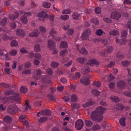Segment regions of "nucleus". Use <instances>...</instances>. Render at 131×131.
I'll use <instances>...</instances> for the list:
<instances>
[{
    "instance_id": "f257e3e1",
    "label": "nucleus",
    "mask_w": 131,
    "mask_h": 131,
    "mask_svg": "<svg viewBox=\"0 0 131 131\" xmlns=\"http://www.w3.org/2000/svg\"><path fill=\"white\" fill-rule=\"evenodd\" d=\"M106 110L105 108L101 106L97 107L95 111L91 113L90 116L91 119L97 122L101 121L103 119L102 115Z\"/></svg>"
},
{
    "instance_id": "f03ea898",
    "label": "nucleus",
    "mask_w": 131,
    "mask_h": 131,
    "mask_svg": "<svg viewBox=\"0 0 131 131\" xmlns=\"http://www.w3.org/2000/svg\"><path fill=\"white\" fill-rule=\"evenodd\" d=\"M7 111L10 114H13L15 113L16 111H20L21 110L17 106L11 105L8 107Z\"/></svg>"
},
{
    "instance_id": "7ed1b4c3",
    "label": "nucleus",
    "mask_w": 131,
    "mask_h": 131,
    "mask_svg": "<svg viewBox=\"0 0 131 131\" xmlns=\"http://www.w3.org/2000/svg\"><path fill=\"white\" fill-rule=\"evenodd\" d=\"M91 33V31L89 29H86L83 32L81 36V38L82 39H89V36Z\"/></svg>"
},
{
    "instance_id": "20e7f679",
    "label": "nucleus",
    "mask_w": 131,
    "mask_h": 131,
    "mask_svg": "<svg viewBox=\"0 0 131 131\" xmlns=\"http://www.w3.org/2000/svg\"><path fill=\"white\" fill-rule=\"evenodd\" d=\"M121 16L120 13L117 11L112 12L111 14V17L113 19L118 20Z\"/></svg>"
},
{
    "instance_id": "39448f33",
    "label": "nucleus",
    "mask_w": 131,
    "mask_h": 131,
    "mask_svg": "<svg viewBox=\"0 0 131 131\" xmlns=\"http://www.w3.org/2000/svg\"><path fill=\"white\" fill-rule=\"evenodd\" d=\"M83 124V122L82 120H78L75 122V127L77 130H80L82 128Z\"/></svg>"
},
{
    "instance_id": "423d86ee",
    "label": "nucleus",
    "mask_w": 131,
    "mask_h": 131,
    "mask_svg": "<svg viewBox=\"0 0 131 131\" xmlns=\"http://www.w3.org/2000/svg\"><path fill=\"white\" fill-rule=\"evenodd\" d=\"M77 49L79 51V52L82 54L84 55H86L88 54V52L83 47H82L80 50H79L80 46L77 45H76Z\"/></svg>"
},
{
    "instance_id": "0eeeda50",
    "label": "nucleus",
    "mask_w": 131,
    "mask_h": 131,
    "mask_svg": "<svg viewBox=\"0 0 131 131\" xmlns=\"http://www.w3.org/2000/svg\"><path fill=\"white\" fill-rule=\"evenodd\" d=\"M19 16V13L17 12H15L14 14H12L9 15V17L10 19L13 20H15Z\"/></svg>"
},
{
    "instance_id": "6e6552de",
    "label": "nucleus",
    "mask_w": 131,
    "mask_h": 131,
    "mask_svg": "<svg viewBox=\"0 0 131 131\" xmlns=\"http://www.w3.org/2000/svg\"><path fill=\"white\" fill-rule=\"evenodd\" d=\"M125 82L123 80H120L117 83L118 87L120 89H124L126 85Z\"/></svg>"
},
{
    "instance_id": "1a4fd4ad",
    "label": "nucleus",
    "mask_w": 131,
    "mask_h": 131,
    "mask_svg": "<svg viewBox=\"0 0 131 131\" xmlns=\"http://www.w3.org/2000/svg\"><path fill=\"white\" fill-rule=\"evenodd\" d=\"M42 82L46 84L50 83L51 82V80L48 76H45L42 77Z\"/></svg>"
},
{
    "instance_id": "9d476101",
    "label": "nucleus",
    "mask_w": 131,
    "mask_h": 131,
    "mask_svg": "<svg viewBox=\"0 0 131 131\" xmlns=\"http://www.w3.org/2000/svg\"><path fill=\"white\" fill-rule=\"evenodd\" d=\"M80 82L82 83L85 85L88 84L89 83V79L86 77L82 78L80 80Z\"/></svg>"
},
{
    "instance_id": "9b49d317",
    "label": "nucleus",
    "mask_w": 131,
    "mask_h": 131,
    "mask_svg": "<svg viewBox=\"0 0 131 131\" xmlns=\"http://www.w3.org/2000/svg\"><path fill=\"white\" fill-rule=\"evenodd\" d=\"M76 61L81 64H83L87 61V59L85 57H79L77 59Z\"/></svg>"
},
{
    "instance_id": "f8f14e48",
    "label": "nucleus",
    "mask_w": 131,
    "mask_h": 131,
    "mask_svg": "<svg viewBox=\"0 0 131 131\" xmlns=\"http://www.w3.org/2000/svg\"><path fill=\"white\" fill-rule=\"evenodd\" d=\"M16 34L19 36H23L24 35L25 33L24 30L22 29H17L16 31Z\"/></svg>"
},
{
    "instance_id": "ddd939ff",
    "label": "nucleus",
    "mask_w": 131,
    "mask_h": 131,
    "mask_svg": "<svg viewBox=\"0 0 131 131\" xmlns=\"http://www.w3.org/2000/svg\"><path fill=\"white\" fill-rule=\"evenodd\" d=\"M48 46L50 50H52L55 46L54 43L52 40H49L48 41Z\"/></svg>"
},
{
    "instance_id": "4468645a",
    "label": "nucleus",
    "mask_w": 131,
    "mask_h": 131,
    "mask_svg": "<svg viewBox=\"0 0 131 131\" xmlns=\"http://www.w3.org/2000/svg\"><path fill=\"white\" fill-rule=\"evenodd\" d=\"M98 63V61L94 59H90L88 61L87 64L90 66H92L93 64H97Z\"/></svg>"
},
{
    "instance_id": "2eb2a0df",
    "label": "nucleus",
    "mask_w": 131,
    "mask_h": 131,
    "mask_svg": "<svg viewBox=\"0 0 131 131\" xmlns=\"http://www.w3.org/2000/svg\"><path fill=\"white\" fill-rule=\"evenodd\" d=\"M42 72L40 70H36L34 77L36 79H38L40 76L42 74Z\"/></svg>"
},
{
    "instance_id": "dca6fc26",
    "label": "nucleus",
    "mask_w": 131,
    "mask_h": 131,
    "mask_svg": "<svg viewBox=\"0 0 131 131\" xmlns=\"http://www.w3.org/2000/svg\"><path fill=\"white\" fill-rule=\"evenodd\" d=\"M93 104L92 100L91 99L89 100L87 103L83 105V107L86 108L89 107Z\"/></svg>"
},
{
    "instance_id": "f3484780",
    "label": "nucleus",
    "mask_w": 131,
    "mask_h": 131,
    "mask_svg": "<svg viewBox=\"0 0 131 131\" xmlns=\"http://www.w3.org/2000/svg\"><path fill=\"white\" fill-rule=\"evenodd\" d=\"M11 99L16 101L17 102H18L20 100V98L18 93H16L15 96H12Z\"/></svg>"
},
{
    "instance_id": "a211bd4d",
    "label": "nucleus",
    "mask_w": 131,
    "mask_h": 131,
    "mask_svg": "<svg viewBox=\"0 0 131 131\" xmlns=\"http://www.w3.org/2000/svg\"><path fill=\"white\" fill-rule=\"evenodd\" d=\"M38 17L41 18H45L48 16V14L43 11L40 12L37 14Z\"/></svg>"
},
{
    "instance_id": "6ab92c4d",
    "label": "nucleus",
    "mask_w": 131,
    "mask_h": 131,
    "mask_svg": "<svg viewBox=\"0 0 131 131\" xmlns=\"http://www.w3.org/2000/svg\"><path fill=\"white\" fill-rule=\"evenodd\" d=\"M38 35V31L37 30H35L29 34V36L30 37H36Z\"/></svg>"
},
{
    "instance_id": "aec40b11",
    "label": "nucleus",
    "mask_w": 131,
    "mask_h": 131,
    "mask_svg": "<svg viewBox=\"0 0 131 131\" xmlns=\"http://www.w3.org/2000/svg\"><path fill=\"white\" fill-rule=\"evenodd\" d=\"M119 30L118 29L112 30L110 32L109 34L111 35L116 36L119 34Z\"/></svg>"
},
{
    "instance_id": "412c9836",
    "label": "nucleus",
    "mask_w": 131,
    "mask_h": 131,
    "mask_svg": "<svg viewBox=\"0 0 131 131\" xmlns=\"http://www.w3.org/2000/svg\"><path fill=\"white\" fill-rule=\"evenodd\" d=\"M41 114L43 115L49 116L50 115L51 112L49 110H46L41 111Z\"/></svg>"
},
{
    "instance_id": "4be33fe9",
    "label": "nucleus",
    "mask_w": 131,
    "mask_h": 131,
    "mask_svg": "<svg viewBox=\"0 0 131 131\" xmlns=\"http://www.w3.org/2000/svg\"><path fill=\"white\" fill-rule=\"evenodd\" d=\"M71 101L73 102H76L78 101V98L77 96L74 94H72L71 96Z\"/></svg>"
},
{
    "instance_id": "5701e85b",
    "label": "nucleus",
    "mask_w": 131,
    "mask_h": 131,
    "mask_svg": "<svg viewBox=\"0 0 131 131\" xmlns=\"http://www.w3.org/2000/svg\"><path fill=\"white\" fill-rule=\"evenodd\" d=\"M51 3L49 2L44 1L42 4L43 6L46 8H49L51 6Z\"/></svg>"
},
{
    "instance_id": "b1692460",
    "label": "nucleus",
    "mask_w": 131,
    "mask_h": 131,
    "mask_svg": "<svg viewBox=\"0 0 131 131\" xmlns=\"http://www.w3.org/2000/svg\"><path fill=\"white\" fill-rule=\"evenodd\" d=\"M92 94L95 96H99L100 94V92L97 90L93 89L91 91Z\"/></svg>"
},
{
    "instance_id": "393cba45",
    "label": "nucleus",
    "mask_w": 131,
    "mask_h": 131,
    "mask_svg": "<svg viewBox=\"0 0 131 131\" xmlns=\"http://www.w3.org/2000/svg\"><path fill=\"white\" fill-rule=\"evenodd\" d=\"M121 125L123 126H125V118L124 117H122L119 120Z\"/></svg>"
},
{
    "instance_id": "a878e982",
    "label": "nucleus",
    "mask_w": 131,
    "mask_h": 131,
    "mask_svg": "<svg viewBox=\"0 0 131 131\" xmlns=\"http://www.w3.org/2000/svg\"><path fill=\"white\" fill-rule=\"evenodd\" d=\"M21 21L25 24H27L28 22V20L27 17L24 16H23L21 18Z\"/></svg>"
},
{
    "instance_id": "bb28decb",
    "label": "nucleus",
    "mask_w": 131,
    "mask_h": 131,
    "mask_svg": "<svg viewBox=\"0 0 131 131\" xmlns=\"http://www.w3.org/2000/svg\"><path fill=\"white\" fill-rule=\"evenodd\" d=\"M20 91L21 92L23 93H25L28 91L27 87L25 86H22L20 88Z\"/></svg>"
},
{
    "instance_id": "cd10ccee",
    "label": "nucleus",
    "mask_w": 131,
    "mask_h": 131,
    "mask_svg": "<svg viewBox=\"0 0 131 131\" xmlns=\"http://www.w3.org/2000/svg\"><path fill=\"white\" fill-rule=\"evenodd\" d=\"M85 123L86 126L88 127H91L93 124V123L90 120H85Z\"/></svg>"
},
{
    "instance_id": "c85d7f7f",
    "label": "nucleus",
    "mask_w": 131,
    "mask_h": 131,
    "mask_svg": "<svg viewBox=\"0 0 131 131\" xmlns=\"http://www.w3.org/2000/svg\"><path fill=\"white\" fill-rule=\"evenodd\" d=\"M98 41L103 43L105 45H107L108 44L107 41L104 38H100L98 39Z\"/></svg>"
},
{
    "instance_id": "c756f323",
    "label": "nucleus",
    "mask_w": 131,
    "mask_h": 131,
    "mask_svg": "<svg viewBox=\"0 0 131 131\" xmlns=\"http://www.w3.org/2000/svg\"><path fill=\"white\" fill-rule=\"evenodd\" d=\"M68 44L67 42L63 41L61 42L60 47L61 48H65L67 47Z\"/></svg>"
},
{
    "instance_id": "7c9ffc66",
    "label": "nucleus",
    "mask_w": 131,
    "mask_h": 131,
    "mask_svg": "<svg viewBox=\"0 0 131 131\" xmlns=\"http://www.w3.org/2000/svg\"><path fill=\"white\" fill-rule=\"evenodd\" d=\"M82 71L83 73L87 74L90 71V69L89 67H85L82 68Z\"/></svg>"
},
{
    "instance_id": "2f4dec72",
    "label": "nucleus",
    "mask_w": 131,
    "mask_h": 131,
    "mask_svg": "<svg viewBox=\"0 0 131 131\" xmlns=\"http://www.w3.org/2000/svg\"><path fill=\"white\" fill-rule=\"evenodd\" d=\"M18 43L16 40H12L10 43V46L12 47H15L18 46Z\"/></svg>"
},
{
    "instance_id": "473e14b6",
    "label": "nucleus",
    "mask_w": 131,
    "mask_h": 131,
    "mask_svg": "<svg viewBox=\"0 0 131 131\" xmlns=\"http://www.w3.org/2000/svg\"><path fill=\"white\" fill-rule=\"evenodd\" d=\"M14 93V91L12 90L6 91L4 92V95L6 96H8Z\"/></svg>"
},
{
    "instance_id": "72a5a7b5",
    "label": "nucleus",
    "mask_w": 131,
    "mask_h": 131,
    "mask_svg": "<svg viewBox=\"0 0 131 131\" xmlns=\"http://www.w3.org/2000/svg\"><path fill=\"white\" fill-rule=\"evenodd\" d=\"M4 121L7 123H10L12 121V119L11 117L9 116H6L4 118Z\"/></svg>"
},
{
    "instance_id": "f704fd0d",
    "label": "nucleus",
    "mask_w": 131,
    "mask_h": 131,
    "mask_svg": "<svg viewBox=\"0 0 131 131\" xmlns=\"http://www.w3.org/2000/svg\"><path fill=\"white\" fill-rule=\"evenodd\" d=\"M110 99L112 101L115 102H118L119 101L118 98L116 96H112L110 97Z\"/></svg>"
},
{
    "instance_id": "c9c22d12",
    "label": "nucleus",
    "mask_w": 131,
    "mask_h": 131,
    "mask_svg": "<svg viewBox=\"0 0 131 131\" xmlns=\"http://www.w3.org/2000/svg\"><path fill=\"white\" fill-rule=\"evenodd\" d=\"M94 86L96 87H99L101 86V84L99 81H95L93 83Z\"/></svg>"
},
{
    "instance_id": "e433bc0d",
    "label": "nucleus",
    "mask_w": 131,
    "mask_h": 131,
    "mask_svg": "<svg viewBox=\"0 0 131 131\" xmlns=\"http://www.w3.org/2000/svg\"><path fill=\"white\" fill-rule=\"evenodd\" d=\"M68 51L66 49L63 50L60 52V56H64L66 54L68 53Z\"/></svg>"
},
{
    "instance_id": "4c0bfd02",
    "label": "nucleus",
    "mask_w": 131,
    "mask_h": 131,
    "mask_svg": "<svg viewBox=\"0 0 131 131\" xmlns=\"http://www.w3.org/2000/svg\"><path fill=\"white\" fill-rule=\"evenodd\" d=\"M8 19L6 17L4 18L1 22V25L2 26L5 25L6 23L8 21Z\"/></svg>"
},
{
    "instance_id": "58836bf2",
    "label": "nucleus",
    "mask_w": 131,
    "mask_h": 131,
    "mask_svg": "<svg viewBox=\"0 0 131 131\" xmlns=\"http://www.w3.org/2000/svg\"><path fill=\"white\" fill-rule=\"evenodd\" d=\"M69 16L68 15H62L60 16V18L63 20H67L69 18Z\"/></svg>"
},
{
    "instance_id": "ea45409f",
    "label": "nucleus",
    "mask_w": 131,
    "mask_h": 131,
    "mask_svg": "<svg viewBox=\"0 0 131 131\" xmlns=\"http://www.w3.org/2000/svg\"><path fill=\"white\" fill-rule=\"evenodd\" d=\"M80 15L77 13H74L72 15V16L74 19H77L80 16Z\"/></svg>"
},
{
    "instance_id": "a19ab883",
    "label": "nucleus",
    "mask_w": 131,
    "mask_h": 131,
    "mask_svg": "<svg viewBox=\"0 0 131 131\" xmlns=\"http://www.w3.org/2000/svg\"><path fill=\"white\" fill-rule=\"evenodd\" d=\"M113 50V48L111 46L107 47L106 49V51L108 53L112 52Z\"/></svg>"
},
{
    "instance_id": "79ce46f5",
    "label": "nucleus",
    "mask_w": 131,
    "mask_h": 131,
    "mask_svg": "<svg viewBox=\"0 0 131 131\" xmlns=\"http://www.w3.org/2000/svg\"><path fill=\"white\" fill-rule=\"evenodd\" d=\"M0 85L4 88H10L11 87L10 85V84H6L4 83H0Z\"/></svg>"
},
{
    "instance_id": "37998d69",
    "label": "nucleus",
    "mask_w": 131,
    "mask_h": 131,
    "mask_svg": "<svg viewBox=\"0 0 131 131\" xmlns=\"http://www.w3.org/2000/svg\"><path fill=\"white\" fill-rule=\"evenodd\" d=\"M91 22L95 25H98L99 23L98 20L96 18H93L91 19Z\"/></svg>"
},
{
    "instance_id": "c03bdc74",
    "label": "nucleus",
    "mask_w": 131,
    "mask_h": 131,
    "mask_svg": "<svg viewBox=\"0 0 131 131\" xmlns=\"http://www.w3.org/2000/svg\"><path fill=\"white\" fill-rule=\"evenodd\" d=\"M19 12L22 14H23L24 15L26 16H28L32 15L31 13L30 12H24L21 10Z\"/></svg>"
},
{
    "instance_id": "a18cd8bd",
    "label": "nucleus",
    "mask_w": 131,
    "mask_h": 131,
    "mask_svg": "<svg viewBox=\"0 0 131 131\" xmlns=\"http://www.w3.org/2000/svg\"><path fill=\"white\" fill-rule=\"evenodd\" d=\"M34 49L35 52H39L40 51V46L39 45H35L34 47Z\"/></svg>"
},
{
    "instance_id": "49530a36",
    "label": "nucleus",
    "mask_w": 131,
    "mask_h": 131,
    "mask_svg": "<svg viewBox=\"0 0 131 131\" xmlns=\"http://www.w3.org/2000/svg\"><path fill=\"white\" fill-rule=\"evenodd\" d=\"M99 125L97 124L94 125L92 127V129L93 131L96 130L100 128Z\"/></svg>"
},
{
    "instance_id": "de8ad7c7",
    "label": "nucleus",
    "mask_w": 131,
    "mask_h": 131,
    "mask_svg": "<svg viewBox=\"0 0 131 131\" xmlns=\"http://www.w3.org/2000/svg\"><path fill=\"white\" fill-rule=\"evenodd\" d=\"M9 53L12 56H15L17 54V51L16 50L13 49L10 51Z\"/></svg>"
},
{
    "instance_id": "09e8293b",
    "label": "nucleus",
    "mask_w": 131,
    "mask_h": 131,
    "mask_svg": "<svg viewBox=\"0 0 131 131\" xmlns=\"http://www.w3.org/2000/svg\"><path fill=\"white\" fill-rule=\"evenodd\" d=\"M127 31L124 30L122 32L121 36L122 37H125L127 36Z\"/></svg>"
},
{
    "instance_id": "8fccbe9b",
    "label": "nucleus",
    "mask_w": 131,
    "mask_h": 131,
    "mask_svg": "<svg viewBox=\"0 0 131 131\" xmlns=\"http://www.w3.org/2000/svg\"><path fill=\"white\" fill-rule=\"evenodd\" d=\"M103 33L104 32L102 30L99 29L97 30L96 34L98 36H101Z\"/></svg>"
},
{
    "instance_id": "3c124183",
    "label": "nucleus",
    "mask_w": 131,
    "mask_h": 131,
    "mask_svg": "<svg viewBox=\"0 0 131 131\" xmlns=\"http://www.w3.org/2000/svg\"><path fill=\"white\" fill-rule=\"evenodd\" d=\"M39 31L42 33H45L46 32V30L45 28L42 26H40L39 27Z\"/></svg>"
},
{
    "instance_id": "603ef678",
    "label": "nucleus",
    "mask_w": 131,
    "mask_h": 131,
    "mask_svg": "<svg viewBox=\"0 0 131 131\" xmlns=\"http://www.w3.org/2000/svg\"><path fill=\"white\" fill-rule=\"evenodd\" d=\"M48 118L46 117H42L39 120V122L40 123H43L47 120Z\"/></svg>"
},
{
    "instance_id": "864d4df0",
    "label": "nucleus",
    "mask_w": 131,
    "mask_h": 131,
    "mask_svg": "<svg viewBox=\"0 0 131 131\" xmlns=\"http://www.w3.org/2000/svg\"><path fill=\"white\" fill-rule=\"evenodd\" d=\"M1 36L2 38L5 40H6L8 39H12V38H11L10 37H8L5 34L1 35Z\"/></svg>"
},
{
    "instance_id": "5fc2aeb1",
    "label": "nucleus",
    "mask_w": 131,
    "mask_h": 131,
    "mask_svg": "<svg viewBox=\"0 0 131 131\" xmlns=\"http://www.w3.org/2000/svg\"><path fill=\"white\" fill-rule=\"evenodd\" d=\"M59 64L56 62H52L51 63V66L54 68H56L57 67Z\"/></svg>"
},
{
    "instance_id": "6e6d98bb",
    "label": "nucleus",
    "mask_w": 131,
    "mask_h": 131,
    "mask_svg": "<svg viewBox=\"0 0 131 131\" xmlns=\"http://www.w3.org/2000/svg\"><path fill=\"white\" fill-rule=\"evenodd\" d=\"M74 32V30L72 28L70 29L67 31V34L70 35H72Z\"/></svg>"
},
{
    "instance_id": "4d7b16f0",
    "label": "nucleus",
    "mask_w": 131,
    "mask_h": 131,
    "mask_svg": "<svg viewBox=\"0 0 131 131\" xmlns=\"http://www.w3.org/2000/svg\"><path fill=\"white\" fill-rule=\"evenodd\" d=\"M46 73L50 75H51L53 73V71L50 68H48L46 70Z\"/></svg>"
},
{
    "instance_id": "13d9d810",
    "label": "nucleus",
    "mask_w": 131,
    "mask_h": 131,
    "mask_svg": "<svg viewBox=\"0 0 131 131\" xmlns=\"http://www.w3.org/2000/svg\"><path fill=\"white\" fill-rule=\"evenodd\" d=\"M9 101L8 98L7 97H3L2 99V101L3 103H6Z\"/></svg>"
},
{
    "instance_id": "bf43d9fd",
    "label": "nucleus",
    "mask_w": 131,
    "mask_h": 131,
    "mask_svg": "<svg viewBox=\"0 0 131 131\" xmlns=\"http://www.w3.org/2000/svg\"><path fill=\"white\" fill-rule=\"evenodd\" d=\"M121 63L123 66L125 67L128 66L130 64V62L127 60L123 61Z\"/></svg>"
},
{
    "instance_id": "052dcab7",
    "label": "nucleus",
    "mask_w": 131,
    "mask_h": 131,
    "mask_svg": "<svg viewBox=\"0 0 131 131\" xmlns=\"http://www.w3.org/2000/svg\"><path fill=\"white\" fill-rule=\"evenodd\" d=\"M49 33L50 35L52 36H54V34L56 33V31L53 29H52L50 31Z\"/></svg>"
},
{
    "instance_id": "680f3d73",
    "label": "nucleus",
    "mask_w": 131,
    "mask_h": 131,
    "mask_svg": "<svg viewBox=\"0 0 131 131\" xmlns=\"http://www.w3.org/2000/svg\"><path fill=\"white\" fill-rule=\"evenodd\" d=\"M71 13V11L69 9H67L64 10L62 12V14H69Z\"/></svg>"
},
{
    "instance_id": "e2e57ef3",
    "label": "nucleus",
    "mask_w": 131,
    "mask_h": 131,
    "mask_svg": "<svg viewBox=\"0 0 131 131\" xmlns=\"http://www.w3.org/2000/svg\"><path fill=\"white\" fill-rule=\"evenodd\" d=\"M123 4L124 5H131V1L129 0H125L123 2Z\"/></svg>"
},
{
    "instance_id": "0e129e2a",
    "label": "nucleus",
    "mask_w": 131,
    "mask_h": 131,
    "mask_svg": "<svg viewBox=\"0 0 131 131\" xmlns=\"http://www.w3.org/2000/svg\"><path fill=\"white\" fill-rule=\"evenodd\" d=\"M104 21L106 23H111L112 20L111 19L109 18H103Z\"/></svg>"
},
{
    "instance_id": "69168bd1",
    "label": "nucleus",
    "mask_w": 131,
    "mask_h": 131,
    "mask_svg": "<svg viewBox=\"0 0 131 131\" xmlns=\"http://www.w3.org/2000/svg\"><path fill=\"white\" fill-rule=\"evenodd\" d=\"M70 96L67 95L63 97V99L65 102H68L70 100Z\"/></svg>"
},
{
    "instance_id": "338daca9",
    "label": "nucleus",
    "mask_w": 131,
    "mask_h": 131,
    "mask_svg": "<svg viewBox=\"0 0 131 131\" xmlns=\"http://www.w3.org/2000/svg\"><path fill=\"white\" fill-rule=\"evenodd\" d=\"M26 107H25V109L24 110V111H26L28 110V108L30 109V107L29 105V104L27 101L26 102Z\"/></svg>"
},
{
    "instance_id": "774afa93",
    "label": "nucleus",
    "mask_w": 131,
    "mask_h": 131,
    "mask_svg": "<svg viewBox=\"0 0 131 131\" xmlns=\"http://www.w3.org/2000/svg\"><path fill=\"white\" fill-rule=\"evenodd\" d=\"M95 11L96 14H99L101 12V9L99 7H98L95 9Z\"/></svg>"
}]
</instances>
